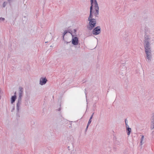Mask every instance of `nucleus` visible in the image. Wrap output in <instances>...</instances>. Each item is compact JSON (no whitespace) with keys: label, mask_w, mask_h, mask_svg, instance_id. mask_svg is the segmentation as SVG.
Listing matches in <instances>:
<instances>
[{"label":"nucleus","mask_w":154,"mask_h":154,"mask_svg":"<svg viewBox=\"0 0 154 154\" xmlns=\"http://www.w3.org/2000/svg\"><path fill=\"white\" fill-rule=\"evenodd\" d=\"M126 67H124V72H122V71H123V70H121L120 71V73H121L122 74H124L125 72V70H126Z\"/></svg>","instance_id":"2eb2a0df"},{"label":"nucleus","mask_w":154,"mask_h":154,"mask_svg":"<svg viewBox=\"0 0 154 154\" xmlns=\"http://www.w3.org/2000/svg\"><path fill=\"white\" fill-rule=\"evenodd\" d=\"M85 94L86 97V98L87 96V93H86V89H85Z\"/></svg>","instance_id":"c85d7f7f"},{"label":"nucleus","mask_w":154,"mask_h":154,"mask_svg":"<svg viewBox=\"0 0 154 154\" xmlns=\"http://www.w3.org/2000/svg\"><path fill=\"white\" fill-rule=\"evenodd\" d=\"M125 125H126V124H128V121L126 119L125 120Z\"/></svg>","instance_id":"cd10ccee"},{"label":"nucleus","mask_w":154,"mask_h":154,"mask_svg":"<svg viewBox=\"0 0 154 154\" xmlns=\"http://www.w3.org/2000/svg\"><path fill=\"white\" fill-rule=\"evenodd\" d=\"M144 138V137L143 135L142 136V137L141 138V141L140 142V144L141 145L142 144V142L143 140V139Z\"/></svg>","instance_id":"dca6fc26"},{"label":"nucleus","mask_w":154,"mask_h":154,"mask_svg":"<svg viewBox=\"0 0 154 154\" xmlns=\"http://www.w3.org/2000/svg\"><path fill=\"white\" fill-rule=\"evenodd\" d=\"M94 8L95 10V12L94 13V15L95 17H98L97 15L99 14V8L98 6V5H94Z\"/></svg>","instance_id":"0eeeda50"},{"label":"nucleus","mask_w":154,"mask_h":154,"mask_svg":"<svg viewBox=\"0 0 154 154\" xmlns=\"http://www.w3.org/2000/svg\"><path fill=\"white\" fill-rule=\"evenodd\" d=\"M64 36L65 35H63L62 37H63V40H64Z\"/></svg>","instance_id":"2f4dec72"},{"label":"nucleus","mask_w":154,"mask_h":154,"mask_svg":"<svg viewBox=\"0 0 154 154\" xmlns=\"http://www.w3.org/2000/svg\"><path fill=\"white\" fill-rule=\"evenodd\" d=\"M72 36V43L74 45H77L79 43L78 38L77 36L74 37V35L71 34Z\"/></svg>","instance_id":"20e7f679"},{"label":"nucleus","mask_w":154,"mask_h":154,"mask_svg":"<svg viewBox=\"0 0 154 154\" xmlns=\"http://www.w3.org/2000/svg\"><path fill=\"white\" fill-rule=\"evenodd\" d=\"M14 107L13 109V110H14Z\"/></svg>","instance_id":"e433bc0d"},{"label":"nucleus","mask_w":154,"mask_h":154,"mask_svg":"<svg viewBox=\"0 0 154 154\" xmlns=\"http://www.w3.org/2000/svg\"><path fill=\"white\" fill-rule=\"evenodd\" d=\"M16 92H15L14 93V95H16Z\"/></svg>","instance_id":"72a5a7b5"},{"label":"nucleus","mask_w":154,"mask_h":154,"mask_svg":"<svg viewBox=\"0 0 154 154\" xmlns=\"http://www.w3.org/2000/svg\"><path fill=\"white\" fill-rule=\"evenodd\" d=\"M61 110V108H60H60L59 109H58V110L59 111H60Z\"/></svg>","instance_id":"473e14b6"},{"label":"nucleus","mask_w":154,"mask_h":154,"mask_svg":"<svg viewBox=\"0 0 154 154\" xmlns=\"http://www.w3.org/2000/svg\"><path fill=\"white\" fill-rule=\"evenodd\" d=\"M68 33V31L67 30H65L63 33V35H65L66 33Z\"/></svg>","instance_id":"6ab92c4d"},{"label":"nucleus","mask_w":154,"mask_h":154,"mask_svg":"<svg viewBox=\"0 0 154 154\" xmlns=\"http://www.w3.org/2000/svg\"><path fill=\"white\" fill-rule=\"evenodd\" d=\"M0 99H1V97H0Z\"/></svg>","instance_id":"58836bf2"},{"label":"nucleus","mask_w":154,"mask_h":154,"mask_svg":"<svg viewBox=\"0 0 154 154\" xmlns=\"http://www.w3.org/2000/svg\"><path fill=\"white\" fill-rule=\"evenodd\" d=\"M127 135H129L131 132V128H128L126 129Z\"/></svg>","instance_id":"9d476101"},{"label":"nucleus","mask_w":154,"mask_h":154,"mask_svg":"<svg viewBox=\"0 0 154 154\" xmlns=\"http://www.w3.org/2000/svg\"><path fill=\"white\" fill-rule=\"evenodd\" d=\"M94 114V113H93L92 115H91V116L90 117V119H90L91 120V119H92V118H93V115Z\"/></svg>","instance_id":"b1692460"},{"label":"nucleus","mask_w":154,"mask_h":154,"mask_svg":"<svg viewBox=\"0 0 154 154\" xmlns=\"http://www.w3.org/2000/svg\"><path fill=\"white\" fill-rule=\"evenodd\" d=\"M5 19L4 18L0 17V20H2L3 21L5 20Z\"/></svg>","instance_id":"5701e85b"},{"label":"nucleus","mask_w":154,"mask_h":154,"mask_svg":"<svg viewBox=\"0 0 154 154\" xmlns=\"http://www.w3.org/2000/svg\"><path fill=\"white\" fill-rule=\"evenodd\" d=\"M153 124V125L151 127L152 129H153L154 128V123H152Z\"/></svg>","instance_id":"bb28decb"},{"label":"nucleus","mask_w":154,"mask_h":154,"mask_svg":"<svg viewBox=\"0 0 154 154\" xmlns=\"http://www.w3.org/2000/svg\"><path fill=\"white\" fill-rule=\"evenodd\" d=\"M150 120L151 123H154V115L152 116Z\"/></svg>","instance_id":"4468645a"},{"label":"nucleus","mask_w":154,"mask_h":154,"mask_svg":"<svg viewBox=\"0 0 154 154\" xmlns=\"http://www.w3.org/2000/svg\"><path fill=\"white\" fill-rule=\"evenodd\" d=\"M8 3L7 2H4L2 5L3 7H5Z\"/></svg>","instance_id":"f3484780"},{"label":"nucleus","mask_w":154,"mask_h":154,"mask_svg":"<svg viewBox=\"0 0 154 154\" xmlns=\"http://www.w3.org/2000/svg\"><path fill=\"white\" fill-rule=\"evenodd\" d=\"M8 0L9 2H10V1H11V0Z\"/></svg>","instance_id":"c9c22d12"},{"label":"nucleus","mask_w":154,"mask_h":154,"mask_svg":"<svg viewBox=\"0 0 154 154\" xmlns=\"http://www.w3.org/2000/svg\"><path fill=\"white\" fill-rule=\"evenodd\" d=\"M91 120L90 119H89V120L88 123L91 124Z\"/></svg>","instance_id":"c756f323"},{"label":"nucleus","mask_w":154,"mask_h":154,"mask_svg":"<svg viewBox=\"0 0 154 154\" xmlns=\"http://www.w3.org/2000/svg\"><path fill=\"white\" fill-rule=\"evenodd\" d=\"M92 33L94 35H97L99 34L101 32V29L100 26L94 28L92 31Z\"/></svg>","instance_id":"7ed1b4c3"},{"label":"nucleus","mask_w":154,"mask_h":154,"mask_svg":"<svg viewBox=\"0 0 154 154\" xmlns=\"http://www.w3.org/2000/svg\"><path fill=\"white\" fill-rule=\"evenodd\" d=\"M93 106L94 107H96V105L95 103L94 104H93Z\"/></svg>","instance_id":"7c9ffc66"},{"label":"nucleus","mask_w":154,"mask_h":154,"mask_svg":"<svg viewBox=\"0 0 154 154\" xmlns=\"http://www.w3.org/2000/svg\"><path fill=\"white\" fill-rule=\"evenodd\" d=\"M72 31L71 30H69L68 31V32L69 33H70L71 35V34H72V33L71 32Z\"/></svg>","instance_id":"a878e982"},{"label":"nucleus","mask_w":154,"mask_h":154,"mask_svg":"<svg viewBox=\"0 0 154 154\" xmlns=\"http://www.w3.org/2000/svg\"><path fill=\"white\" fill-rule=\"evenodd\" d=\"M22 99H17V103L16 105L17 111L19 112L21 104Z\"/></svg>","instance_id":"39448f33"},{"label":"nucleus","mask_w":154,"mask_h":154,"mask_svg":"<svg viewBox=\"0 0 154 154\" xmlns=\"http://www.w3.org/2000/svg\"><path fill=\"white\" fill-rule=\"evenodd\" d=\"M17 114H16V116H17V118L18 117L19 118L20 117V115L19 114V112H17Z\"/></svg>","instance_id":"aec40b11"},{"label":"nucleus","mask_w":154,"mask_h":154,"mask_svg":"<svg viewBox=\"0 0 154 154\" xmlns=\"http://www.w3.org/2000/svg\"><path fill=\"white\" fill-rule=\"evenodd\" d=\"M73 30H74V34L75 35V36H77V35H76V31H77L76 29H74Z\"/></svg>","instance_id":"412c9836"},{"label":"nucleus","mask_w":154,"mask_h":154,"mask_svg":"<svg viewBox=\"0 0 154 154\" xmlns=\"http://www.w3.org/2000/svg\"><path fill=\"white\" fill-rule=\"evenodd\" d=\"M48 80L46 77H41L40 79L39 84L42 85H45L47 82Z\"/></svg>","instance_id":"423d86ee"},{"label":"nucleus","mask_w":154,"mask_h":154,"mask_svg":"<svg viewBox=\"0 0 154 154\" xmlns=\"http://www.w3.org/2000/svg\"><path fill=\"white\" fill-rule=\"evenodd\" d=\"M68 149L69 150L70 149H69V146H68Z\"/></svg>","instance_id":"f704fd0d"},{"label":"nucleus","mask_w":154,"mask_h":154,"mask_svg":"<svg viewBox=\"0 0 154 154\" xmlns=\"http://www.w3.org/2000/svg\"><path fill=\"white\" fill-rule=\"evenodd\" d=\"M48 42H45V43Z\"/></svg>","instance_id":"4c0bfd02"},{"label":"nucleus","mask_w":154,"mask_h":154,"mask_svg":"<svg viewBox=\"0 0 154 154\" xmlns=\"http://www.w3.org/2000/svg\"><path fill=\"white\" fill-rule=\"evenodd\" d=\"M150 38L149 36L146 34L144 35V39L143 41L145 51L146 55V58L148 62L151 61L152 58V51L149 41Z\"/></svg>","instance_id":"f257e3e1"},{"label":"nucleus","mask_w":154,"mask_h":154,"mask_svg":"<svg viewBox=\"0 0 154 154\" xmlns=\"http://www.w3.org/2000/svg\"><path fill=\"white\" fill-rule=\"evenodd\" d=\"M90 123H88L86 129H85V131H87V130L88 128V126L90 125Z\"/></svg>","instance_id":"4be33fe9"},{"label":"nucleus","mask_w":154,"mask_h":154,"mask_svg":"<svg viewBox=\"0 0 154 154\" xmlns=\"http://www.w3.org/2000/svg\"><path fill=\"white\" fill-rule=\"evenodd\" d=\"M89 21L88 25L87 26V28L90 30H92L96 26V21L95 19L88 20Z\"/></svg>","instance_id":"f03ea898"},{"label":"nucleus","mask_w":154,"mask_h":154,"mask_svg":"<svg viewBox=\"0 0 154 154\" xmlns=\"http://www.w3.org/2000/svg\"><path fill=\"white\" fill-rule=\"evenodd\" d=\"M93 12H90V15L89 17H88V20L93 19Z\"/></svg>","instance_id":"f8f14e48"},{"label":"nucleus","mask_w":154,"mask_h":154,"mask_svg":"<svg viewBox=\"0 0 154 154\" xmlns=\"http://www.w3.org/2000/svg\"><path fill=\"white\" fill-rule=\"evenodd\" d=\"M93 4L95 5H97L98 4L97 0H94V2L93 3Z\"/></svg>","instance_id":"a211bd4d"},{"label":"nucleus","mask_w":154,"mask_h":154,"mask_svg":"<svg viewBox=\"0 0 154 154\" xmlns=\"http://www.w3.org/2000/svg\"><path fill=\"white\" fill-rule=\"evenodd\" d=\"M23 93H19V97L18 99H22V97L23 96Z\"/></svg>","instance_id":"ddd939ff"},{"label":"nucleus","mask_w":154,"mask_h":154,"mask_svg":"<svg viewBox=\"0 0 154 154\" xmlns=\"http://www.w3.org/2000/svg\"><path fill=\"white\" fill-rule=\"evenodd\" d=\"M91 6L90 8V12H93V3L94 2V0H91Z\"/></svg>","instance_id":"1a4fd4ad"},{"label":"nucleus","mask_w":154,"mask_h":154,"mask_svg":"<svg viewBox=\"0 0 154 154\" xmlns=\"http://www.w3.org/2000/svg\"><path fill=\"white\" fill-rule=\"evenodd\" d=\"M125 126H126V129L127 128H129V125H128V124H126V125H125Z\"/></svg>","instance_id":"393cba45"},{"label":"nucleus","mask_w":154,"mask_h":154,"mask_svg":"<svg viewBox=\"0 0 154 154\" xmlns=\"http://www.w3.org/2000/svg\"><path fill=\"white\" fill-rule=\"evenodd\" d=\"M17 99L16 95H14L11 96V104L13 103Z\"/></svg>","instance_id":"6e6552de"},{"label":"nucleus","mask_w":154,"mask_h":154,"mask_svg":"<svg viewBox=\"0 0 154 154\" xmlns=\"http://www.w3.org/2000/svg\"><path fill=\"white\" fill-rule=\"evenodd\" d=\"M19 93H23V88L21 86L19 87Z\"/></svg>","instance_id":"9b49d317"}]
</instances>
